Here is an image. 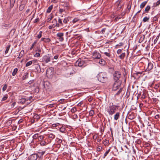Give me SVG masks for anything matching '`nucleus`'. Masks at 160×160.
I'll return each mask as SVG.
<instances>
[{
	"label": "nucleus",
	"instance_id": "49530a36",
	"mask_svg": "<svg viewBox=\"0 0 160 160\" xmlns=\"http://www.w3.org/2000/svg\"><path fill=\"white\" fill-rule=\"evenodd\" d=\"M42 31H40L39 32L38 35L37 36V38L38 39L42 37Z\"/></svg>",
	"mask_w": 160,
	"mask_h": 160
},
{
	"label": "nucleus",
	"instance_id": "13d9d810",
	"mask_svg": "<svg viewBox=\"0 0 160 160\" xmlns=\"http://www.w3.org/2000/svg\"><path fill=\"white\" fill-rule=\"evenodd\" d=\"M123 49H118L117 51V53L118 54H119L120 53H121L122 52V50Z\"/></svg>",
	"mask_w": 160,
	"mask_h": 160
},
{
	"label": "nucleus",
	"instance_id": "09e8293b",
	"mask_svg": "<svg viewBox=\"0 0 160 160\" xmlns=\"http://www.w3.org/2000/svg\"><path fill=\"white\" fill-rule=\"evenodd\" d=\"M32 64V62L31 61L28 62L26 64L25 66L26 67H28Z\"/></svg>",
	"mask_w": 160,
	"mask_h": 160
},
{
	"label": "nucleus",
	"instance_id": "9d476101",
	"mask_svg": "<svg viewBox=\"0 0 160 160\" xmlns=\"http://www.w3.org/2000/svg\"><path fill=\"white\" fill-rule=\"evenodd\" d=\"M64 36V33L62 32H60L58 33L56 36L58 38V39L60 42H62L64 38L63 37Z\"/></svg>",
	"mask_w": 160,
	"mask_h": 160
},
{
	"label": "nucleus",
	"instance_id": "6ab92c4d",
	"mask_svg": "<svg viewBox=\"0 0 160 160\" xmlns=\"http://www.w3.org/2000/svg\"><path fill=\"white\" fill-rule=\"evenodd\" d=\"M148 1H145L142 2L140 5V8L141 9L143 8L147 3Z\"/></svg>",
	"mask_w": 160,
	"mask_h": 160
},
{
	"label": "nucleus",
	"instance_id": "423d86ee",
	"mask_svg": "<svg viewBox=\"0 0 160 160\" xmlns=\"http://www.w3.org/2000/svg\"><path fill=\"white\" fill-rule=\"evenodd\" d=\"M92 56L93 59H99L100 58L101 55L99 52L96 50L92 52Z\"/></svg>",
	"mask_w": 160,
	"mask_h": 160
},
{
	"label": "nucleus",
	"instance_id": "5fc2aeb1",
	"mask_svg": "<svg viewBox=\"0 0 160 160\" xmlns=\"http://www.w3.org/2000/svg\"><path fill=\"white\" fill-rule=\"evenodd\" d=\"M122 90V89L121 88L117 92V93L116 94V95H118L120 94V93L121 92Z\"/></svg>",
	"mask_w": 160,
	"mask_h": 160
},
{
	"label": "nucleus",
	"instance_id": "79ce46f5",
	"mask_svg": "<svg viewBox=\"0 0 160 160\" xmlns=\"http://www.w3.org/2000/svg\"><path fill=\"white\" fill-rule=\"evenodd\" d=\"M89 115L92 116L94 114V110H91L89 112Z\"/></svg>",
	"mask_w": 160,
	"mask_h": 160
},
{
	"label": "nucleus",
	"instance_id": "0eeeda50",
	"mask_svg": "<svg viewBox=\"0 0 160 160\" xmlns=\"http://www.w3.org/2000/svg\"><path fill=\"white\" fill-rule=\"evenodd\" d=\"M114 79L116 81H118L119 80V78L121 76V73L120 72L116 71L113 74Z\"/></svg>",
	"mask_w": 160,
	"mask_h": 160
},
{
	"label": "nucleus",
	"instance_id": "864d4df0",
	"mask_svg": "<svg viewBox=\"0 0 160 160\" xmlns=\"http://www.w3.org/2000/svg\"><path fill=\"white\" fill-rule=\"evenodd\" d=\"M146 97V94L144 92H143V93L142 95L141 98L143 99H145Z\"/></svg>",
	"mask_w": 160,
	"mask_h": 160
},
{
	"label": "nucleus",
	"instance_id": "a211bd4d",
	"mask_svg": "<svg viewBox=\"0 0 160 160\" xmlns=\"http://www.w3.org/2000/svg\"><path fill=\"white\" fill-rule=\"evenodd\" d=\"M135 117V115L134 114L132 113L129 115L128 116V118L131 120H132Z\"/></svg>",
	"mask_w": 160,
	"mask_h": 160
},
{
	"label": "nucleus",
	"instance_id": "a19ab883",
	"mask_svg": "<svg viewBox=\"0 0 160 160\" xmlns=\"http://www.w3.org/2000/svg\"><path fill=\"white\" fill-rule=\"evenodd\" d=\"M122 2V0H118L117 2L118 3V8H121V5H120V3Z\"/></svg>",
	"mask_w": 160,
	"mask_h": 160
},
{
	"label": "nucleus",
	"instance_id": "9b49d317",
	"mask_svg": "<svg viewBox=\"0 0 160 160\" xmlns=\"http://www.w3.org/2000/svg\"><path fill=\"white\" fill-rule=\"evenodd\" d=\"M103 53L105 56L109 58H112V55L111 54V50H110L108 49L107 50L104 52Z\"/></svg>",
	"mask_w": 160,
	"mask_h": 160
},
{
	"label": "nucleus",
	"instance_id": "c756f323",
	"mask_svg": "<svg viewBox=\"0 0 160 160\" xmlns=\"http://www.w3.org/2000/svg\"><path fill=\"white\" fill-rule=\"evenodd\" d=\"M59 131L62 132L64 133L65 132L66 129L65 127H62L59 129Z\"/></svg>",
	"mask_w": 160,
	"mask_h": 160
},
{
	"label": "nucleus",
	"instance_id": "a878e982",
	"mask_svg": "<svg viewBox=\"0 0 160 160\" xmlns=\"http://www.w3.org/2000/svg\"><path fill=\"white\" fill-rule=\"evenodd\" d=\"M125 56V53H122L119 56V57L121 59H123L124 58Z\"/></svg>",
	"mask_w": 160,
	"mask_h": 160
},
{
	"label": "nucleus",
	"instance_id": "473e14b6",
	"mask_svg": "<svg viewBox=\"0 0 160 160\" xmlns=\"http://www.w3.org/2000/svg\"><path fill=\"white\" fill-rule=\"evenodd\" d=\"M160 4V0H158L156 3H154L153 4V6L156 7Z\"/></svg>",
	"mask_w": 160,
	"mask_h": 160
},
{
	"label": "nucleus",
	"instance_id": "4be33fe9",
	"mask_svg": "<svg viewBox=\"0 0 160 160\" xmlns=\"http://www.w3.org/2000/svg\"><path fill=\"white\" fill-rule=\"evenodd\" d=\"M58 23L62 27H65L66 26L62 22L60 18H59L58 19Z\"/></svg>",
	"mask_w": 160,
	"mask_h": 160
},
{
	"label": "nucleus",
	"instance_id": "393cba45",
	"mask_svg": "<svg viewBox=\"0 0 160 160\" xmlns=\"http://www.w3.org/2000/svg\"><path fill=\"white\" fill-rule=\"evenodd\" d=\"M57 21L56 19H54L52 22V25L53 26V27L55 28V25L56 24H57Z\"/></svg>",
	"mask_w": 160,
	"mask_h": 160
},
{
	"label": "nucleus",
	"instance_id": "680f3d73",
	"mask_svg": "<svg viewBox=\"0 0 160 160\" xmlns=\"http://www.w3.org/2000/svg\"><path fill=\"white\" fill-rule=\"evenodd\" d=\"M60 124L58 123H56L53 124L52 126L53 127H56L58 125Z\"/></svg>",
	"mask_w": 160,
	"mask_h": 160
},
{
	"label": "nucleus",
	"instance_id": "5701e85b",
	"mask_svg": "<svg viewBox=\"0 0 160 160\" xmlns=\"http://www.w3.org/2000/svg\"><path fill=\"white\" fill-rule=\"evenodd\" d=\"M52 8L53 5H50L48 8L47 10V12L48 13H50L51 12V10L52 9Z\"/></svg>",
	"mask_w": 160,
	"mask_h": 160
},
{
	"label": "nucleus",
	"instance_id": "e2e57ef3",
	"mask_svg": "<svg viewBox=\"0 0 160 160\" xmlns=\"http://www.w3.org/2000/svg\"><path fill=\"white\" fill-rule=\"evenodd\" d=\"M159 38V36H157L156 38V39H155L154 40V44H155V43H156L157 42V40L158 39V38Z\"/></svg>",
	"mask_w": 160,
	"mask_h": 160
},
{
	"label": "nucleus",
	"instance_id": "e433bc0d",
	"mask_svg": "<svg viewBox=\"0 0 160 160\" xmlns=\"http://www.w3.org/2000/svg\"><path fill=\"white\" fill-rule=\"evenodd\" d=\"M11 47V45L9 44L6 48V50L5 52V54H7L8 53V51L10 49V48Z\"/></svg>",
	"mask_w": 160,
	"mask_h": 160
},
{
	"label": "nucleus",
	"instance_id": "338daca9",
	"mask_svg": "<svg viewBox=\"0 0 160 160\" xmlns=\"http://www.w3.org/2000/svg\"><path fill=\"white\" fill-rule=\"evenodd\" d=\"M33 82H34V80H30L28 82V83L29 84H32Z\"/></svg>",
	"mask_w": 160,
	"mask_h": 160
},
{
	"label": "nucleus",
	"instance_id": "774afa93",
	"mask_svg": "<svg viewBox=\"0 0 160 160\" xmlns=\"http://www.w3.org/2000/svg\"><path fill=\"white\" fill-rule=\"evenodd\" d=\"M155 117L156 119H158L160 118V115L159 114H157L155 116Z\"/></svg>",
	"mask_w": 160,
	"mask_h": 160
},
{
	"label": "nucleus",
	"instance_id": "c85d7f7f",
	"mask_svg": "<svg viewBox=\"0 0 160 160\" xmlns=\"http://www.w3.org/2000/svg\"><path fill=\"white\" fill-rule=\"evenodd\" d=\"M53 18V17L52 15V14H50L48 17V18L47 19V22H49L50 20H51Z\"/></svg>",
	"mask_w": 160,
	"mask_h": 160
},
{
	"label": "nucleus",
	"instance_id": "f8f14e48",
	"mask_svg": "<svg viewBox=\"0 0 160 160\" xmlns=\"http://www.w3.org/2000/svg\"><path fill=\"white\" fill-rule=\"evenodd\" d=\"M38 156L36 154H33L30 155L28 159L29 160H36Z\"/></svg>",
	"mask_w": 160,
	"mask_h": 160
},
{
	"label": "nucleus",
	"instance_id": "f3484780",
	"mask_svg": "<svg viewBox=\"0 0 160 160\" xmlns=\"http://www.w3.org/2000/svg\"><path fill=\"white\" fill-rule=\"evenodd\" d=\"M26 99L24 98H22L20 99L19 100L18 102L20 103L23 104H24L26 101Z\"/></svg>",
	"mask_w": 160,
	"mask_h": 160
},
{
	"label": "nucleus",
	"instance_id": "58836bf2",
	"mask_svg": "<svg viewBox=\"0 0 160 160\" xmlns=\"http://www.w3.org/2000/svg\"><path fill=\"white\" fill-rule=\"evenodd\" d=\"M43 136L42 135H41L38 136V140L40 142L42 141H43Z\"/></svg>",
	"mask_w": 160,
	"mask_h": 160
},
{
	"label": "nucleus",
	"instance_id": "603ef678",
	"mask_svg": "<svg viewBox=\"0 0 160 160\" xmlns=\"http://www.w3.org/2000/svg\"><path fill=\"white\" fill-rule=\"evenodd\" d=\"M34 57H38L40 56V54L39 52H36L34 55Z\"/></svg>",
	"mask_w": 160,
	"mask_h": 160
},
{
	"label": "nucleus",
	"instance_id": "412c9836",
	"mask_svg": "<svg viewBox=\"0 0 160 160\" xmlns=\"http://www.w3.org/2000/svg\"><path fill=\"white\" fill-rule=\"evenodd\" d=\"M145 38V35H141L139 40V43L142 42L144 40Z\"/></svg>",
	"mask_w": 160,
	"mask_h": 160
},
{
	"label": "nucleus",
	"instance_id": "4468645a",
	"mask_svg": "<svg viewBox=\"0 0 160 160\" xmlns=\"http://www.w3.org/2000/svg\"><path fill=\"white\" fill-rule=\"evenodd\" d=\"M41 40L45 43H49L51 41V39L49 38H43L41 39Z\"/></svg>",
	"mask_w": 160,
	"mask_h": 160
},
{
	"label": "nucleus",
	"instance_id": "052dcab7",
	"mask_svg": "<svg viewBox=\"0 0 160 160\" xmlns=\"http://www.w3.org/2000/svg\"><path fill=\"white\" fill-rule=\"evenodd\" d=\"M83 102L82 101H81L79 102L77 105L79 107L81 106L82 104H83Z\"/></svg>",
	"mask_w": 160,
	"mask_h": 160
},
{
	"label": "nucleus",
	"instance_id": "3c124183",
	"mask_svg": "<svg viewBox=\"0 0 160 160\" xmlns=\"http://www.w3.org/2000/svg\"><path fill=\"white\" fill-rule=\"evenodd\" d=\"M7 88V85L6 84H5L2 88V91H5L6 90Z\"/></svg>",
	"mask_w": 160,
	"mask_h": 160
},
{
	"label": "nucleus",
	"instance_id": "aec40b11",
	"mask_svg": "<svg viewBox=\"0 0 160 160\" xmlns=\"http://www.w3.org/2000/svg\"><path fill=\"white\" fill-rule=\"evenodd\" d=\"M70 18V17H66L64 18L63 20V24H66L69 21V18Z\"/></svg>",
	"mask_w": 160,
	"mask_h": 160
},
{
	"label": "nucleus",
	"instance_id": "2f4dec72",
	"mask_svg": "<svg viewBox=\"0 0 160 160\" xmlns=\"http://www.w3.org/2000/svg\"><path fill=\"white\" fill-rule=\"evenodd\" d=\"M40 145L42 146L46 145L47 144V142L45 141H42L40 142Z\"/></svg>",
	"mask_w": 160,
	"mask_h": 160
},
{
	"label": "nucleus",
	"instance_id": "bb28decb",
	"mask_svg": "<svg viewBox=\"0 0 160 160\" xmlns=\"http://www.w3.org/2000/svg\"><path fill=\"white\" fill-rule=\"evenodd\" d=\"M18 69L17 68H15L14 69L12 74L13 76H14L16 75L18 72Z\"/></svg>",
	"mask_w": 160,
	"mask_h": 160
},
{
	"label": "nucleus",
	"instance_id": "20e7f679",
	"mask_svg": "<svg viewBox=\"0 0 160 160\" xmlns=\"http://www.w3.org/2000/svg\"><path fill=\"white\" fill-rule=\"evenodd\" d=\"M52 56L49 54L44 56L42 58V61L44 62L48 63L50 62L51 60Z\"/></svg>",
	"mask_w": 160,
	"mask_h": 160
},
{
	"label": "nucleus",
	"instance_id": "4c0bfd02",
	"mask_svg": "<svg viewBox=\"0 0 160 160\" xmlns=\"http://www.w3.org/2000/svg\"><path fill=\"white\" fill-rule=\"evenodd\" d=\"M24 53V51L22 50L20 52V54L18 57V58H20L22 57V56Z\"/></svg>",
	"mask_w": 160,
	"mask_h": 160
},
{
	"label": "nucleus",
	"instance_id": "ea45409f",
	"mask_svg": "<svg viewBox=\"0 0 160 160\" xmlns=\"http://www.w3.org/2000/svg\"><path fill=\"white\" fill-rule=\"evenodd\" d=\"M14 2L13 0H10V7L11 8H12L14 6Z\"/></svg>",
	"mask_w": 160,
	"mask_h": 160
},
{
	"label": "nucleus",
	"instance_id": "1a4fd4ad",
	"mask_svg": "<svg viewBox=\"0 0 160 160\" xmlns=\"http://www.w3.org/2000/svg\"><path fill=\"white\" fill-rule=\"evenodd\" d=\"M84 62V61L82 60L81 58H79L76 62L75 65L79 67H82L83 65Z\"/></svg>",
	"mask_w": 160,
	"mask_h": 160
},
{
	"label": "nucleus",
	"instance_id": "cd10ccee",
	"mask_svg": "<svg viewBox=\"0 0 160 160\" xmlns=\"http://www.w3.org/2000/svg\"><path fill=\"white\" fill-rule=\"evenodd\" d=\"M99 62L100 64L102 65H104L105 64V61L103 59H101Z\"/></svg>",
	"mask_w": 160,
	"mask_h": 160
},
{
	"label": "nucleus",
	"instance_id": "bf43d9fd",
	"mask_svg": "<svg viewBox=\"0 0 160 160\" xmlns=\"http://www.w3.org/2000/svg\"><path fill=\"white\" fill-rule=\"evenodd\" d=\"M102 149V147L101 146H98L97 148V150L98 151H100V150Z\"/></svg>",
	"mask_w": 160,
	"mask_h": 160
},
{
	"label": "nucleus",
	"instance_id": "8fccbe9b",
	"mask_svg": "<svg viewBox=\"0 0 160 160\" xmlns=\"http://www.w3.org/2000/svg\"><path fill=\"white\" fill-rule=\"evenodd\" d=\"M77 111V109L76 108L73 107L71 109V112H72L74 113Z\"/></svg>",
	"mask_w": 160,
	"mask_h": 160
},
{
	"label": "nucleus",
	"instance_id": "4d7b16f0",
	"mask_svg": "<svg viewBox=\"0 0 160 160\" xmlns=\"http://www.w3.org/2000/svg\"><path fill=\"white\" fill-rule=\"evenodd\" d=\"M64 101L65 99H60L58 102H59L60 103H64Z\"/></svg>",
	"mask_w": 160,
	"mask_h": 160
},
{
	"label": "nucleus",
	"instance_id": "dca6fc26",
	"mask_svg": "<svg viewBox=\"0 0 160 160\" xmlns=\"http://www.w3.org/2000/svg\"><path fill=\"white\" fill-rule=\"evenodd\" d=\"M131 5H132V3L131 2H129L128 3V4L127 5V10H126V12L127 13H128L130 11V10L131 9Z\"/></svg>",
	"mask_w": 160,
	"mask_h": 160
},
{
	"label": "nucleus",
	"instance_id": "a18cd8bd",
	"mask_svg": "<svg viewBox=\"0 0 160 160\" xmlns=\"http://www.w3.org/2000/svg\"><path fill=\"white\" fill-rule=\"evenodd\" d=\"M38 133H36L33 136V138L34 139H38Z\"/></svg>",
	"mask_w": 160,
	"mask_h": 160
},
{
	"label": "nucleus",
	"instance_id": "de8ad7c7",
	"mask_svg": "<svg viewBox=\"0 0 160 160\" xmlns=\"http://www.w3.org/2000/svg\"><path fill=\"white\" fill-rule=\"evenodd\" d=\"M37 43V41H35L33 42V43H32V46H31L30 48V50H32L34 46L36 44V43Z\"/></svg>",
	"mask_w": 160,
	"mask_h": 160
},
{
	"label": "nucleus",
	"instance_id": "6e6552de",
	"mask_svg": "<svg viewBox=\"0 0 160 160\" xmlns=\"http://www.w3.org/2000/svg\"><path fill=\"white\" fill-rule=\"evenodd\" d=\"M153 63L151 62H149L148 63V65L145 67V68H146L145 71H149L153 68Z\"/></svg>",
	"mask_w": 160,
	"mask_h": 160
},
{
	"label": "nucleus",
	"instance_id": "72a5a7b5",
	"mask_svg": "<svg viewBox=\"0 0 160 160\" xmlns=\"http://www.w3.org/2000/svg\"><path fill=\"white\" fill-rule=\"evenodd\" d=\"M149 19V17H145L143 19V21L144 22H148Z\"/></svg>",
	"mask_w": 160,
	"mask_h": 160
},
{
	"label": "nucleus",
	"instance_id": "c03bdc74",
	"mask_svg": "<svg viewBox=\"0 0 160 160\" xmlns=\"http://www.w3.org/2000/svg\"><path fill=\"white\" fill-rule=\"evenodd\" d=\"M110 150V149H108L105 153L104 155L103 158H104L106 157L108 154L109 153Z\"/></svg>",
	"mask_w": 160,
	"mask_h": 160
},
{
	"label": "nucleus",
	"instance_id": "6e6d98bb",
	"mask_svg": "<svg viewBox=\"0 0 160 160\" xmlns=\"http://www.w3.org/2000/svg\"><path fill=\"white\" fill-rule=\"evenodd\" d=\"M8 98V96H7L6 95L5 96H4L2 98V101H3L5 100H6Z\"/></svg>",
	"mask_w": 160,
	"mask_h": 160
},
{
	"label": "nucleus",
	"instance_id": "69168bd1",
	"mask_svg": "<svg viewBox=\"0 0 160 160\" xmlns=\"http://www.w3.org/2000/svg\"><path fill=\"white\" fill-rule=\"evenodd\" d=\"M16 102H13L12 103L11 105V107L12 108H13L14 107L15 105L16 104Z\"/></svg>",
	"mask_w": 160,
	"mask_h": 160
},
{
	"label": "nucleus",
	"instance_id": "f03ea898",
	"mask_svg": "<svg viewBox=\"0 0 160 160\" xmlns=\"http://www.w3.org/2000/svg\"><path fill=\"white\" fill-rule=\"evenodd\" d=\"M98 80L102 83L106 82L108 79L107 73L104 72H101L97 76Z\"/></svg>",
	"mask_w": 160,
	"mask_h": 160
},
{
	"label": "nucleus",
	"instance_id": "0e129e2a",
	"mask_svg": "<svg viewBox=\"0 0 160 160\" xmlns=\"http://www.w3.org/2000/svg\"><path fill=\"white\" fill-rule=\"evenodd\" d=\"M36 52H41V50L40 48H38L36 50Z\"/></svg>",
	"mask_w": 160,
	"mask_h": 160
},
{
	"label": "nucleus",
	"instance_id": "2eb2a0df",
	"mask_svg": "<svg viewBox=\"0 0 160 160\" xmlns=\"http://www.w3.org/2000/svg\"><path fill=\"white\" fill-rule=\"evenodd\" d=\"M120 116V113L119 112H117L114 115V119L116 120H117L119 118Z\"/></svg>",
	"mask_w": 160,
	"mask_h": 160
},
{
	"label": "nucleus",
	"instance_id": "7c9ffc66",
	"mask_svg": "<svg viewBox=\"0 0 160 160\" xmlns=\"http://www.w3.org/2000/svg\"><path fill=\"white\" fill-rule=\"evenodd\" d=\"M80 20V19L78 18H75L72 20V23H74L77 22H79Z\"/></svg>",
	"mask_w": 160,
	"mask_h": 160
},
{
	"label": "nucleus",
	"instance_id": "b1692460",
	"mask_svg": "<svg viewBox=\"0 0 160 160\" xmlns=\"http://www.w3.org/2000/svg\"><path fill=\"white\" fill-rule=\"evenodd\" d=\"M151 7L149 5H148L146 7L145 9V12L146 13H148Z\"/></svg>",
	"mask_w": 160,
	"mask_h": 160
},
{
	"label": "nucleus",
	"instance_id": "f704fd0d",
	"mask_svg": "<svg viewBox=\"0 0 160 160\" xmlns=\"http://www.w3.org/2000/svg\"><path fill=\"white\" fill-rule=\"evenodd\" d=\"M25 7V5L24 4H22L19 7V9L20 10L22 11L24 9Z\"/></svg>",
	"mask_w": 160,
	"mask_h": 160
},
{
	"label": "nucleus",
	"instance_id": "f257e3e1",
	"mask_svg": "<svg viewBox=\"0 0 160 160\" xmlns=\"http://www.w3.org/2000/svg\"><path fill=\"white\" fill-rule=\"evenodd\" d=\"M118 105H114L113 103H110L106 108V111L109 115L112 116L118 109Z\"/></svg>",
	"mask_w": 160,
	"mask_h": 160
},
{
	"label": "nucleus",
	"instance_id": "7ed1b4c3",
	"mask_svg": "<svg viewBox=\"0 0 160 160\" xmlns=\"http://www.w3.org/2000/svg\"><path fill=\"white\" fill-rule=\"evenodd\" d=\"M121 83L122 81L120 80L116 81L113 85L112 90L114 91L117 90L120 87Z\"/></svg>",
	"mask_w": 160,
	"mask_h": 160
},
{
	"label": "nucleus",
	"instance_id": "39448f33",
	"mask_svg": "<svg viewBox=\"0 0 160 160\" xmlns=\"http://www.w3.org/2000/svg\"><path fill=\"white\" fill-rule=\"evenodd\" d=\"M53 73V68L52 67L48 68L47 69L46 75L48 77H50Z\"/></svg>",
	"mask_w": 160,
	"mask_h": 160
},
{
	"label": "nucleus",
	"instance_id": "c9c22d12",
	"mask_svg": "<svg viewBox=\"0 0 160 160\" xmlns=\"http://www.w3.org/2000/svg\"><path fill=\"white\" fill-rule=\"evenodd\" d=\"M28 77V74L27 73H25V74L22 77V79L23 80L26 79Z\"/></svg>",
	"mask_w": 160,
	"mask_h": 160
},
{
	"label": "nucleus",
	"instance_id": "37998d69",
	"mask_svg": "<svg viewBox=\"0 0 160 160\" xmlns=\"http://www.w3.org/2000/svg\"><path fill=\"white\" fill-rule=\"evenodd\" d=\"M45 152V151L38 152V153L39 154L41 157L44 154Z\"/></svg>",
	"mask_w": 160,
	"mask_h": 160
},
{
	"label": "nucleus",
	"instance_id": "ddd939ff",
	"mask_svg": "<svg viewBox=\"0 0 160 160\" xmlns=\"http://www.w3.org/2000/svg\"><path fill=\"white\" fill-rule=\"evenodd\" d=\"M48 138L50 139V142L52 139H54L55 137V136L52 133H49L47 135Z\"/></svg>",
	"mask_w": 160,
	"mask_h": 160
}]
</instances>
